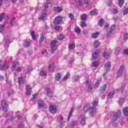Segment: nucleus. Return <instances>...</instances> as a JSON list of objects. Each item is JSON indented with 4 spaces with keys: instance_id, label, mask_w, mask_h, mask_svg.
Returning <instances> with one entry per match:
<instances>
[{
    "instance_id": "7",
    "label": "nucleus",
    "mask_w": 128,
    "mask_h": 128,
    "mask_svg": "<svg viewBox=\"0 0 128 128\" xmlns=\"http://www.w3.org/2000/svg\"><path fill=\"white\" fill-rule=\"evenodd\" d=\"M62 21V18L60 16H58L56 17V18L54 20V24H60V22Z\"/></svg>"
},
{
    "instance_id": "25",
    "label": "nucleus",
    "mask_w": 128,
    "mask_h": 128,
    "mask_svg": "<svg viewBox=\"0 0 128 128\" xmlns=\"http://www.w3.org/2000/svg\"><path fill=\"white\" fill-rule=\"evenodd\" d=\"M106 88H108L106 84L103 85L100 90V92H106Z\"/></svg>"
},
{
    "instance_id": "63",
    "label": "nucleus",
    "mask_w": 128,
    "mask_h": 128,
    "mask_svg": "<svg viewBox=\"0 0 128 128\" xmlns=\"http://www.w3.org/2000/svg\"><path fill=\"white\" fill-rule=\"evenodd\" d=\"M112 12H113V14H118V10H116V9H113Z\"/></svg>"
},
{
    "instance_id": "16",
    "label": "nucleus",
    "mask_w": 128,
    "mask_h": 128,
    "mask_svg": "<svg viewBox=\"0 0 128 128\" xmlns=\"http://www.w3.org/2000/svg\"><path fill=\"white\" fill-rule=\"evenodd\" d=\"M46 92H47L48 96L49 98L52 97V90H50V88H46Z\"/></svg>"
},
{
    "instance_id": "12",
    "label": "nucleus",
    "mask_w": 128,
    "mask_h": 128,
    "mask_svg": "<svg viewBox=\"0 0 128 128\" xmlns=\"http://www.w3.org/2000/svg\"><path fill=\"white\" fill-rule=\"evenodd\" d=\"M48 70L50 72H54V70H56V66H54V64H50L48 66Z\"/></svg>"
},
{
    "instance_id": "61",
    "label": "nucleus",
    "mask_w": 128,
    "mask_h": 128,
    "mask_svg": "<svg viewBox=\"0 0 128 128\" xmlns=\"http://www.w3.org/2000/svg\"><path fill=\"white\" fill-rule=\"evenodd\" d=\"M58 120L60 121L62 120H64V118L62 116H60L58 117Z\"/></svg>"
},
{
    "instance_id": "35",
    "label": "nucleus",
    "mask_w": 128,
    "mask_h": 128,
    "mask_svg": "<svg viewBox=\"0 0 128 128\" xmlns=\"http://www.w3.org/2000/svg\"><path fill=\"white\" fill-rule=\"evenodd\" d=\"M78 120H74L72 122V123L70 124V126L72 128H74V126H76L78 124Z\"/></svg>"
},
{
    "instance_id": "57",
    "label": "nucleus",
    "mask_w": 128,
    "mask_h": 128,
    "mask_svg": "<svg viewBox=\"0 0 128 128\" xmlns=\"http://www.w3.org/2000/svg\"><path fill=\"white\" fill-rule=\"evenodd\" d=\"M74 80L75 82H78V78H80V77H78V76L76 75L74 76Z\"/></svg>"
},
{
    "instance_id": "6",
    "label": "nucleus",
    "mask_w": 128,
    "mask_h": 128,
    "mask_svg": "<svg viewBox=\"0 0 128 128\" xmlns=\"http://www.w3.org/2000/svg\"><path fill=\"white\" fill-rule=\"evenodd\" d=\"M50 111L51 114H54L56 112V106L55 104H51L50 106Z\"/></svg>"
},
{
    "instance_id": "5",
    "label": "nucleus",
    "mask_w": 128,
    "mask_h": 128,
    "mask_svg": "<svg viewBox=\"0 0 128 128\" xmlns=\"http://www.w3.org/2000/svg\"><path fill=\"white\" fill-rule=\"evenodd\" d=\"M126 72V70H124V66L122 65L120 66V70H118V72L117 74L118 78H120L122 76V74H124Z\"/></svg>"
},
{
    "instance_id": "43",
    "label": "nucleus",
    "mask_w": 128,
    "mask_h": 128,
    "mask_svg": "<svg viewBox=\"0 0 128 128\" xmlns=\"http://www.w3.org/2000/svg\"><path fill=\"white\" fill-rule=\"evenodd\" d=\"M30 35L34 40H36V36L34 35V32H32L30 33Z\"/></svg>"
},
{
    "instance_id": "1",
    "label": "nucleus",
    "mask_w": 128,
    "mask_h": 128,
    "mask_svg": "<svg viewBox=\"0 0 128 128\" xmlns=\"http://www.w3.org/2000/svg\"><path fill=\"white\" fill-rule=\"evenodd\" d=\"M98 100H96L93 102V106H90V104L89 103L84 107V112H88V110L89 114L92 116V114H96V108L98 106Z\"/></svg>"
},
{
    "instance_id": "32",
    "label": "nucleus",
    "mask_w": 128,
    "mask_h": 128,
    "mask_svg": "<svg viewBox=\"0 0 128 128\" xmlns=\"http://www.w3.org/2000/svg\"><path fill=\"white\" fill-rule=\"evenodd\" d=\"M46 16V12H44L42 14L41 16L40 17V20H44V18Z\"/></svg>"
},
{
    "instance_id": "40",
    "label": "nucleus",
    "mask_w": 128,
    "mask_h": 128,
    "mask_svg": "<svg viewBox=\"0 0 128 128\" xmlns=\"http://www.w3.org/2000/svg\"><path fill=\"white\" fill-rule=\"evenodd\" d=\"M44 35L41 34L39 40V42L40 44H42V42H44Z\"/></svg>"
},
{
    "instance_id": "34",
    "label": "nucleus",
    "mask_w": 128,
    "mask_h": 128,
    "mask_svg": "<svg viewBox=\"0 0 128 128\" xmlns=\"http://www.w3.org/2000/svg\"><path fill=\"white\" fill-rule=\"evenodd\" d=\"M76 48V45L74 43H72L68 45V48L69 50H74Z\"/></svg>"
},
{
    "instance_id": "39",
    "label": "nucleus",
    "mask_w": 128,
    "mask_h": 128,
    "mask_svg": "<svg viewBox=\"0 0 128 128\" xmlns=\"http://www.w3.org/2000/svg\"><path fill=\"white\" fill-rule=\"evenodd\" d=\"M40 74L41 76H46V71H40Z\"/></svg>"
},
{
    "instance_id": "55",
    "label": "nucleus",
    "mask_w": 128,
    "mask_h": 128,
    "mask_svg": "<svg viewBox=\"0 0 128 128\" xmlns=\"http://www.w3.org/2000/svg\"><path fill=\"white\" fill-rule=\"evenodd\" d=\"M88 90H89V92H92V85L91 84H90L88 86Z\"/></svg>"
},
{
    "instance_id": "59",
    "label": "nucleus",
    "mask_w": 128,
    "mask_h": 128,
    "mask_svg": "<svg viewBox=\"0 0 128 128\" xmlns=\"http://www.w3.org/2000/svg\"><path fill=\"white\" fill-rule=\"evenodd\" d=\"M128 12V8H126L123 11L124 14H127Z\"/></svg>"
},
{
    "instance_id": "31",
    "label": "nucleus",
    "mask_w": 128,
    "mask_h": 128,
    "mask_svg": "<svg viewBox=\"0 0 128 128\" xmlns=\"http://www.w3.org/2000/svg\"><path fill=\"white\" fill-rule=\"evenodd\" d=\"M118 0V6L120 8H122V6H124V0Z\"/></svg>"
},
{
    "instance_id": "27",
    "label": "nucleus",
    "mask_w": 128,
    "mask_h": 128,
    "mask_svg": "<svg viewBox=\"0 0 128 128\" xmlns=\"http://www.w3.org/2000/svg\"><path fill=\"white\" fill-rule=\"evenodd\" d=\"M124 102H126V100L124 98H121L120 99L118 102L120 106H122V104H124Z\"/></svg>"
},
{
    "instance_id": "24",
    "label": "nucleus",
    "mask_w": 128,
    "mask_h": 128,
    "mask_svg": "<svg viewBox=\"0 0 128 128\" xmlns=\"http://www.w3.org/2000/svg\"><path fill=\"white\" fill-rule=\"evenodd\" d=\"M123 114L125 116H128V107L124 108L123 109Z\"/></svg>"
},
{
    "instance_id": "19",
    "label": "nucleus",
    "mask_w": 128,
    "mask_h": 128,
    "mask_svg": "<svg viewBox=\"0 0 128 128\" xmlns=\"http://www.w3.org/2000/svg\"><path fill=\"white\" fill-rule=\"evenodd\" d=\"M61 78H62V74L58 73L55 76V80H56V82H58L60 80Z\"/></svg>"
},
{
    "instance_id": "45",
    "label": "nucleus",
    "mask_w": 128,
    "mask_h": 128,
    "mask_svg": "<svg viewBox=\"0 0 128 128\" xmlns=\"http://www.w3.org/2000/svg\"><path fill=\"white\" fill-rule=\"evenodd\" d=\"M84 4L88 6H92V4L91 2H88V0H86L84 2Z\"/></svg>"
},
{
    "instance_id": "11",
    "label": "nucleus",
    "mask_w": 128,
    "mask_h": 128,
    "mask_svg": "<svg viewBox=\"0 0 128 128\" xmlns=\"http://www.w3.org/2000/svg\"><path fill=\"white\" fill-rule=\"evenodd\" d=\"M30 94H32V87H30V85H26V94H27V96H30Z\"/></svg>"
},
{
    "instance_id": "54",
    "label": "nucleus",
    "mask_w": 128,
    "mask_h": 128,
    "mask_svg": "<svg viewBox=\"0 0 128 128\" xmlns=\"http://www.w3.org/2000/svg\"><path fill=\"white\" fill-rule=\"evenodd\" d=\"M114 30H116V26L112 25L110 28V32H114Z\"/></svg>"
},
{
    "instance_id": "44",
    "label": "nucleus",
    "mask_w": 128,
    "mask_h": 128,
    "mask_svg": "<svg viewBox=\"0 0 128 128\" xmlns=\"http://www.w3.org/2000/svg\"><path fill=\"white\" fill-rule=\"evenodd\" d=\"M4 42L6 44H10V38H4Z\"/></svg>"
},
{
    "instance_id": "41",
    "label": "nucleus",
    "mask_w": 128,
    "mask_h": 128,
    "mask_svg": "<svg viewBox=\"0 0 128 128\" xmlns=\"http://www.w3.org/2000/svg\"><path fill=\"white\" fill-rule=\"evenodd\" d=\"M30 42L29 41L25 40L24 46H26V48L30 46Z\"/></svg>"
},
{
    "instance_id": "9",
    "label": "nucleus",
    "mask_w": 128,
    "mask_h": 128,
    "mask_svg": "<svg viewBox=\"0 0 128 128\" xmlns=\"http://www.w3.org/2000/svg\"><path fill=\"white\" fill-rule=\"evenodd\" d=\"M4 18L6 20H8L10 18V16L8 15L4 16V13H2L0 14V22H2Z\"/></svg>"
},
{
    "instance_id": "50",
    "label": "nucleus",
    "mask_w": 128,
    "mask_h": 128,
    "mask_svg": "<svg viewBox=\"0 0 128 128\" xmlns=\"http://www.w3.org/2000/svg\"><path fill=\"white\" fill-rule=\"evenodd\" d=\"M81 28H85L86 26V24L84 22H82L80 24Z\"/></svg>"
},
{
    "instance_id": "64",
    "label": "nucleus",
    "mask_w": 128,
    "mask_h": 128,
    "mask_svg": "<svg viewBox=\"0 0 128 128\" xmlns=\"http://www.w3.org/2000/svg\"><path fill=\"white\" fill-rule=\"evenodd\" d=\"M54 28H55L56 30H60V26H55Z\"/></svg>"
},
{
    "instance_id": "22",
    "label": "nucleus",
    "mask_w": 128,
    "mask_h": 128,
    "mask_svg": "<svg viewBox=\"0 0 128 128\" xmlns=\"http://www.w3.org/2000/svg\"><path fill=\"white\" fill-rule=\"evenodd\" d=\"M98 10H94L90 12V14L91 16H96V14H98Z\"/></svg>"
},
{
    "instance_id": "10",
    "label": "nucleus",
    "mask_w": 128,
    "mask_h": 128,
    "mask_svg": "<svg viewBox=\"0 0 128 128\" xmlns=\"http://www.w3.org/2000/svg\"><path fill=\"white\" fill-rule=\"evenodd\" d=\"M110 66H112V64L110 62H107L104 65V70H106V72H108V70H110Z\"/></svg>"
},
{
    "instance_id": "18",
    "label": "nucleus",
    "mask_w": 128,
    "mask_h": 128,
    "mask_svg": "<svg viewBox=\"0 0 128 128\" xmlns=\"http://www.w3.org/2000/svg\"><path fill=\"white\" fill-rule=\"evenodd\" d=\"M4 26L5 23H4L2 24H1L0 26V34H4L6 32V30H4Z\"/></svg>"
},
{
    "instance_id": "53",
    "label": "nucleus",
    "mask_w": 128,
    "mask_h": 128,
    "mask_svg": "<svg viewBox=\"0 0 128 128\" xmlns=\"http://www.w3.org/2000/svg\"><path fill=\"white\" fill-rule=\"evenodd\" d=\"M64 36L63 35H60L58 37V40H64Z\"/></svg>"
},
{
    "instance_id": "56",
    "label": "nucleus",
    "mask_w": 128,
    "mask_h": 128,
    "mask_svg": "<svg viewBox=\"0 0 128 128\" xmlns=\"http://www.w3.org/2000/svg\"><path fill=\"white\" fill-rule=\"evenodd\" d=\"M112 0H108L106 4H108V6H112Z\"/></svg>"
},
{
    "instance_id": "2",
    "label": "nucleus",
    "mask_w": 128,
    "mask_h": 128,
    "mask_svg": "<svg viewBox=\"0 0 128 128\" xmlns=\"http://www.w3.org/2000/svg\"><path fill=\"white\" fill-rule=\"evenodd\" d=\"M120 114H122V110H118L115 114L114 112H112L110 114V116L113 122H116L120 118Z\"/></svg>"
},
{
    "instance_id": "33",
    "label": "nucleus",
    "mask_w": 128,
    "mask_h": 128,
    "mask_svg": "<svg viewBox=\"0 0 128 128\" xmlns=\"http://www.w3.org/2000/svg\"><path fill=\"white\" fill-rule=\"evenodd\" d=\"M98 62H94L93 63H92V66L93 68H98Z\"/></svg>"
},
{
    "instance_id": "29",
    "label": "nucleus",
    "mask_w": 128,
    "mask_h": 128,
    "mask_svg": "<svg viewBox=\"0 0 128 128\" xmlns=\"http://www.w3.org/2000/svg\"><path fill=\"white\" fill-rule=\"evenodd\" d=\"M114 96V92H110L108 94V96L107 97V98L110 99L112 98V97Z\"/></svg>"
},
{
    "instance_id": "49",
    "label": "nucleus",
    "mask_w": 128,
    "mask_h": 128,
    "mask_svg": "<svg viewBox=\"0 0 128 128\" xmlns=\"http://www.w3.org/2000/svg\"><path fill=\"white\" fill-rule=\"evenodd\" d=\"M120 52V48H117L116 50L115 54H118Z\"/></svg>"
},
{
    "instance_id": "26",
    "label": "nucleus",
    "mask_w": 128,
    "mask_h": 128,
    "mask_svg": "<svg viewBox=\"0 0 128 128\" xmlns=\"http://www.w3.org/2000/svg\"><path fill=\"white\" fill-rule=\"evenodd\" d=\"M126 84L123 83L121 85V88H120V90L122 92H124V88H126Z\"/></svg>"
},
{
    "instance_id": "51",
    "label": "nucleus",
    "mask_w": 128,
    "mask_h": 128,
    "mask_svg": "<svg viewBox=\"0 0 128 128\" xmlns=\"http://www.w3.org/2000/svg\"><path fill=\"white\" fill-rule=\"evenodd\" d=\"M103 56L104 58H108V56H110V54L107 52H104L103 54Z\"/></svg>"
},
{
    "instance_id": "23",
    "label": "nucleus",
    "mask_w": 128,
    "mask_h": 128,
    "mask_svg": "<svg viewBox=\"0 0 128 128\" xmlns=\"http://www.w3.org/2000/svg\"><path fill=\"white\" fill-rule=\"evenodd\" d=\"M100 36V32H96L94 33H92V36L93 38H96L98 36Z\"/></svg>"
},
{
    "instance_id": "15",
    "label": "nucleus",
    "mask_w": 128,
    "mask_h": 128,
    "mask_svg": "<svg viewBox=\"0 0 128 128\" xmlns=\"http://www.w3.org/2000/svg\"><path fill=\"white\" fill-rule=\"evenodd\" d=\"M38 104L41 108H46V105L44 104L42 100H39L38 102Z\"/></svg>"
},
{
    "instance_id": "38",
    "label": "nucleus",
    "mask_w": 128,
    "mask_h": 128,
    "mask_svg": "<svg viewBox=\"0 0 128 128\" xmlns=\"http://www.w3.org/2000/svg\"><path fill=\"white\" fill-rule=\"evenodd\" d=\"M99 26H104V19H101L98 22Z\"/></svg>"
},
{
    "instance_id": "58",
    "label": "nucleus",
    "mask_w": 128,
    "mask_h": 128,
    "mask_svg": "<svg viewBox=\"0 0 128 128\" xmlns=\"http://www.w3.org/2000/svg\"><path fill=\"white\" fill-rule=\"evenodd\" d=\"M72 116V112H70L68 115V122L70 121V117Z\"/></svg>"
},
{
    "instance_id": "14",
    "label": "nucleus",
    "mask_w": 128,
    "mask_h": 128,
    "mask_svg": "<svg viewBox=\"0 0 128 128\" xmlns=\"http://www.w3.org/2000/svg\"><path fill=\"white\" fill-rule=\"evenodd\" d=\"M8 68V65L6 64V63H4L2 64V61L0 60V68L2 70H6Z\"/></svg>"
},
{
    "instance_id": "37",
    "label": "nucleus",
    "mask_w": 128,
    "mask_h": 128,
    "mask_svg": "<svg viewBox=\"0 0 128 128\" xmlns=\"http://www.w3.org/2000/svg\"><path fill=\"white\" fill-rule=\"evenodd\" d=\"M18 84L20 86V84H24V78L22 77H20L18 78Z\"/></svg>"
},
{
    "instance_id": "30",
    "label": "nucleus",
    "mask_w": 128,
    "mask_h": 128,
    "mask_svg": "<svg viewBox=\"0 0 128 128\" xmlns=\"http://www.w3.org/2000/svg\"><path fill=\"white\" fill-rule=\"evenodd\" d=\"M76 4L78 6H84L82 2L80 0H78Z\"/></svg>"
},
{
    "instance_id": "60",
    "label": "nucleus",
    "mask_w": 128,
    "mask_h": 128,
    "mask_svg": "<svg viewBox=\"0 0 128 128\" xmlns=\"http://www.w3.org/2000/svg\"><path fill=\"white\" fill-rule=\"evenodd\" d=\"M112 36V31H110L106 34V38H110Z\"/></svg>"
},
{
    "instance_id": "52",
    "label": "nucleus",
    "mask_w": 128,
    "mask_h": 128,
    "mask_svg": "<svg viewBox=\"0 0 128 128\" xmlns=\"http://www.w3.org/2000/svg\"><path fill=\"white\" fill-rule=\"evenodd\" d=\"M128 38V34L127 33H124V40H126Z\"/></svg>"
},
{
    "instance_id": "62",
    "label": "nucleus",
    "mask_w": 128,
    "mask_h": 128,
    "mask_svg": "<svg viewBox=\"0 0 128 128\" xmlns=\"http://www.w3.org/2000/svg\"><path fill=\"white\" fill-rule=\"evenodd\" d=\"M24 124H20L18 126V128H24Z\"/></svg>"
},
{
    "instance_id": "48",
    "label": "nucleus",
    "mask_w": 128,
    "mask_h": 128,
    "mask_svg": "<svg viewBox=\"0 0 128 128\" xmlns=\"http://www.w3.org/2000/svg\"><path fill=\"white\" fill-rule=\"evenodd\" d=\"M16 24V18H13L11 22V26H14Z\"/></svg>"
},
{
    "instance_id": "17",
    "label": "nucleus",
    "mask_w": 128,
    "mask_h": 128,
    "mask_svg": "<svg viewBox=\"0 0 128 128\" xmlns=\"http://www.w3.org/2000/svg\"><path fill=\"white\" fill-rule=\"evenodd\" d=\"M102 78H100L98 79L97 80V82L95 84L94 86L95 88H98V86H100V84L102 82Z\"/></svg>"
},
{
    "instance_id": "28",
    "label": "nucleus",
    "mask_w": 128,
    "mask_h": 128,
    "mask_svg": "<svg viewBox=\"0 0 128 128\" xmlns=\"http://www.w3.org/2000/svg\"><path fill=\"white\" fill-rule=\"evenodd\" d=\"M70 72H67L66 74L64 76V77L62 79V82H66L68 78H70Z\"/></svg>"
},
{
    "instance_id": "42",
    "label": "nucleus",
    "mask_w": 128,
    "mask_h": 128,
    "mask_svg": "<svg viewBox=\"0 0 128 128\" xmlns=\"http://www.w3.org/2000/svg\"><path fill=\"white\" fill-rule=\"evenodd\" d=\"M68 16L72 20H74V14H72V13L69 14Z\"/></svg>"
},
{
    "instance_id": "47",
    "label": "nucleus",
    "mask_w": 128,
    "mask_h": 128,
    "mask_svg": "<svg viewBox=\"0 0 128 128\" xmlns=\"http://www.w3.org/2000/svg\"><path fill=\"white\" fill-rule=\"evenodd\" d=\"M100 46V42L98 41H95L94 43V48H98Z\"/></svg>"
},
{
    "instance_id": "20",
    "label": "nucleus",
    "mask_w": 128,
    "mask_h": 128,
    "mask_svg": "<svg viewBox=\"0 0 128 128\" xmlns=\"http://www.w3.org/2000/svg\"><path fill=\"white\" fill-rule=\"evenodd\" d=\"M100 50H96L95 51V52L92 54L93 58H96L98 56V54H100Z\"/></svg>"
},
{
    "instance_id": "3",
    "label": "nucleus",
    "mask_w": 128,
    "mask_h": 128,
    "mask_svg": "<svg viewBox=\"0 0 128 128\" xmlns=\"http://www.w3.org/2000/svg\"><path fill=\"white\" fill-rule=\"evenodd\" d=\"M57 42L56 40H53L51 42V53L54 54V50L58 48V46H56Z\"/></svg>"
},
{
    "instance_id": "13",
    "label": "nucleus",
    "mask_w": 128,
    "mask_h": 128,
    "mask_svg": "<svg viewBox=\"0 0 128 128\" xmlns=\"http://www.w3.org/2000/svg\"><path fill=\"white\" fill-rule=\"evenodd\" d=\"M80 124L82 126H86V117L84 116H82L80 118Z\"/></svg>"
},
{
    "instance_id": "46",
    "label": "nucleus",
    "mask_w": 128,
    "mask_h": 128,
    "mask_svg": "<svg viewBox=\"0 0 128 128\" xmlns=\"http://www.w3.org/2000/svg\"><path fill=\"white\" fill-rule=\"evenodd\" d=\"M86 18H87L86 15L84 14L82 15V16H81V20H86Z\"/></svg>"
},
{
    "instance_id": "4",
    "label": "nucleus",
    "mask_w": 128,
    "mask_h": 128,
    "mask_svg": "<svg viewBox=\"0 0 128 128\" xmlns=\"http://www.w3.org/2000/svg\"><path fill=\"white\" fill-rule=\"evenodd\" d=\"M16 64H18L17 62L13 63L12 68V72H22V67H18L16 68Z\"/></svg>"
},
{
    "instance_id": "21",
    "label": "nucleus",
    "mask_w": 128,
    "mask_h": 128,
    "mask_svg": "<svg viewBox=\"0 0 128 128\" xmlns=\"http://www.w3.org/2000/svg\"><path fill=\"white\" fill-rule=\"evenodd\" d=\"M54 10H55V12H62V8L57 6L54 8Z\"/></svg>"
},
{
    "instance_id": "8",
    "label": "nucleus",
    "mask_w": 128,
    "mask_h": 128,
    "mask_svg": "<svg viewBox=\"0 0 128 128\" xmlns=\"http://www.w3.org/2000/svg\"><path fill=\"white\" fill-rule=\"evenodd\" d=\"M2 108L4 112H6L8 110V104L6 100H2Z\"/></svg>"
},
{
    "instance_id": "36",
    "label": "nucleus",
    "mask_w": 128,
    "mask_h": 128,
    "mask_svg": "<svg viewBox=\"0 0 128 128\" xmlns=\"http://www.w3.org/2000/svg\"><path fill=\"white\" fill-rule=\"evenodd\" d=\"M74 32H76V34H80L82 30H80V28L77 27L74 29Z\"/></svg>"
}]
</instances>
